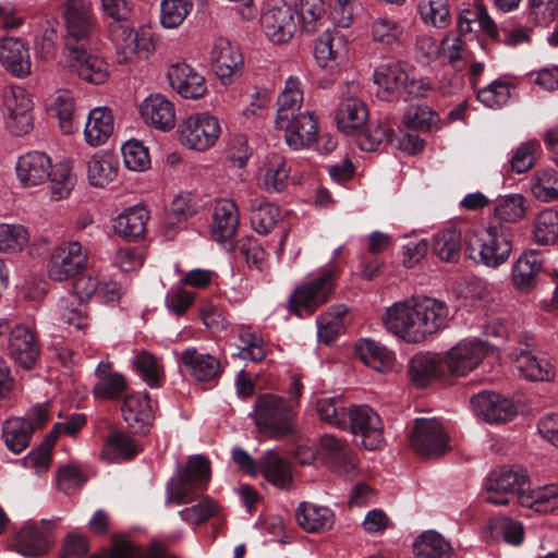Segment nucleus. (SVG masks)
<instances>
[{"instance_id": "f257e3e1", "label": "nucleus", "mask_w": 558, "mask_h": 558, "mask_svg": "<svg viewBox=\"0 0 558 558\" xmlns=\"http://www.w3.org/2000/svg\"><path fill=\"white\" fill-rule=\"evenodd\" d=\"M447 305L436 299L412 298L386 308L383 324L386 330L408 343H421L445 327Z\"/></svg>"}, {"instance_id": "f03ea898", "label": "nucleus", "mask_w": 558, "mask_h": 558, "mask_svg": "<svg viewBox=\"0 0 558 558\" xmlns=\"http://www.w3.org/2000/svg\"><path fill=\"white\" fill-rule=\"evenodd\" d=\"M16 173L24 186H34L50 179L51 198H65L74 186L70 167L65 163L52 166L51 158L44 151H28L16 162Z\"/></svg>"}, {"instance_id": "7ed1b4c3", "label": "nucleus", "mask_w": 558, "mask_h": 558, "mask_svg": "<svg viewBox=\"0 0 558 558\" xmlns=\"http://www.w3.org/2000/svg\"><path fill=\"white\" fill-rule=\"evenodd\" d=\"M512 229L501 222L470 230L464 236L468 256L476 263L497 268L506 263L512 251Z\"/></svg>"}, {"instance_id": "20e7f679", "label": "nucleus", "mask_w": 558, "mask_h": 558, "mask_svg": "<svg viewBox=\"0 0 558 558\" xmlns=\"http://www.w3.org/2000/svg\"><path fill=\"white\" fill-rule=\"evenodd\" d=\"M210 461L195 454L189 458L184 468H178L166 487V505H183L198 500L210 481Z\"/></svg>"}, {"instance_id": "39448f33", "label": "nucleus", "mask_w": 558, "mask_h": 558, "mask_svg": "<svg viewBox=\"0 0 558 558\" xmlns=\"http://www.w3.org/2000/svg\"><path fill=\"white\" fill-rule=\"evenodd\" d=\"M253 420L258 430L272 439L284 438L294 432V412L279 396H259L254 405Z\"/></svg>"}, {"instance_id": "423d86ee", "label": "nucleus", "mask_w": 558, "mask_h": 558, "mask_svg": "<svg viewBox=\"0 0 558 558\" xmlns=\"http://www.w3.org/2000/svg\"><path fill=\"white\" fill-rule=\"evenodd\" d=\"M527 474L521 466H507L492 472L486 481L487 496L485 500L497 506H506L517 500L521 492H525Z\"/></svg>"}, {"instance_id": "0eeeda50", "label": "nucleus", "mask_w": 558, "mask_h": 558, "mask_svg": "<svg viewBox=\"0 0 558 558\" xmlns=\"http://www.w3.org/2000/svg\"><path fill=\"white\" fill-rule=\"evenodd\" d=\"M333 291V271L330 268L320 272L299 287L290 296L289 308L298 316L306 311L312 314L318 306L328 301Z\"/></svg>"}, {"instance_id": "6e6552de", "label": "nucleus", "mask_w": 558, "mask_h": 558, "mask_svg": "<svg viewBox=\"0 0 558 558\" xmlns=\"http://www.w3.org/2000/svg\"><path fill=\"white\" fill-rule=\"evenodd\" d=\"M64 66L92 84H102L109 76V66L104 58L86 49V44H66L63 49Z\"/></svg>"}, {"instance_id": "1a4fd4ad", "label": "nucleus", "mask_w": 558, "mask_h": 558, "mask_svg": "<svg viewBox=\"0 0 558 558\" xmlns=\"http://www.w3.org/2000/svg\"><path fill=\"white\" fill-rule=\"evenodd\" d=\"M348 427L357 445L367 450H376L384 442L383 422L372 408L365 404L350 405Z\"/></svg>"}, {"instance_id": "9d476101", "label": "nucleus", "mask_w": 558, "mask_h": 558, "mask_svg": "<svg viewBox=\"0 0 558 558\" xmlns=\"http://www.w3.org/2000/svg\"><path fill=\"white\" fill-rule=\"evenodd\" d=\"M181 143L194 150H206L220 136L219 121L208 113L192 114L179 125Z\"/></svg>"}, {"instance_id": "9b49d317", "label": "nucleus", "mask_w": 558, "mask_h": 558, "mask_svg": "<svg viewBox=\"0 0 558 558\" xmlns=\"http://www.w3.org/2000/svg\"><path fill=\"white\" fill-rule=\"evenodd\" d=\"M410 444L420 456L436 458L448 450V435L435 417H418L410 434Z\"/></svg>"}, {"instance_id": "f8f14e48", "label": "nucleus", "mask_w": 558, "mask_h": 558, "mask_svg": "<svg viewBox=\"0 0 558 558\" xmlns=\"http://www.w3.org/2000/svg\"><path fill=\"white\" fill-rule=\"evenodd\" d=\"M87 264V254L78 242H68L53 250L48 275L54 281H64L78 275Z\"/></svg>"}, {"instance_id": "ddd939ff", "label": "nucleus", "mask_w": 558, "mask_h": 558, "mask_svg": "<svg viewBox=\"0 0 558 558\" xmlns=\"http://www.w3.org/2000/svg\"><path fill=\"white\" fill-rule=\"evenodd\" d=\"M210 62L215 74L223 85L231 84L242 74L243 56L240 48L226 38L214 41Z\"/></svg>"}, {"instance_id": "4468645a", "label": "nucleus", "mask_w": 558, "mask_h": 558, "mask_svg": "<svg viewBox=\"0 0 558 558\" xmlns=\"http://www.w3.org/2000/svg\"><path fill=\"white\" fill-rule=\"evenodd\" d=\"M109 33L119 63H128L136 57L147 58L151 45L149 39L140 36L128 21L110 24Z\"/></svg>"}, {"instance_id": "2eb2a0df", "label": "nucleus", "mask_w": 558, "mask_h": 558, "mask_svg": "<svg viewBox=\"0 0 558 558\" xmlns=\"http://www.w3.org/2000/svg\"><path fill=\"white\" fill-rule=\"evenodd\" d=\"M63 17L66 27L65 44H86L95 27L90 5L84 0H69L63 5Z\"/></svg>"}, {"instance_id": "dca6fc26", "label": "nucleus", "mask_w": 558, "mask_h": 558, "mask_svg": "<svg viewBox=\"0 0 558 558\" xmlns=\"http://www.w3.org/2000/svg\"><path fill=\"white\" fill-rule=\"evenodd\" d=\"M486 351V347L481 340L465 339L447 352L444 362L451 375L465 376L480 365Z\"/></svg>"}, {"instance_id": "f3484780", "label": "nucleus", "mask_w": 558, "mask_h": 558, "mask_svg": "<svg viewBox=\"0 0 558 558\" xmlns=\"http://www.w3.org/2000/svg\"><path fill=\"white\" fill-rule=\"evenodd\" d=\"M319 444L333 472L344 478H352L357 474L356 459L347 441L331 434H325L320 437Z\"/></svg>"}, {"instance_id": "a211bd4d", "label": "nucleus", "mask_w": 558, "mask_h": 558, "mask_svg": "<svg viewBox=\"0 0 558 558\" xmlns=\"http://www.w3.org/2000/svg\"><path fill=\"white\" fill-rule=\"evenodd\" d=\"M276 126L284 131L286 143L294 150L308 147L316 140L317 120L310 111L292 116L284 122L276 121Z\"/></svg>"}, {"instance_id": "6ab92c4d", "label": "nucleus", "mask_w": 558, "mask_h": 558, "mask_svg": "<svg viewBox=\"0 0 558 558\" xmlns=\"http://www.w3.org/2000/svg\"><path fill=\"white\" fill-rule=\"evenodd\" d=\"M262 26L265 35L274 44L289 41L296 31L291 7L282 3L268 8L262 15Z\"/></svg>"}, {"instance_id": "aec40b11", "label": "nucleus", "mask_w": 558, "mask_h": 558, "mask_svg": "<svg viewBox=\"0 0 558 558\" xmlns=\"http://www.w3.org/2000/svg\"><path fill=\"white\" fill-rule=\"evenodd\" d=\"M475 414L488 423H505L517 414L515 404L494 392H481L471 399Z\"/></svg>"}, {"instance_id": "412c9836", "label": "nucleus", "mask_w": 558, "mask_h": 558, "mask_svg": "<svg viewBox=\"0 0 558 558\" xmlns=\"http://www.w3.org/2000/svg\"><path fill=\"white\" fill-rule=\"evenodd\" d=\"M0 63L12 75L26 77L32 72V61L27 45L17 37L0 39Z\"/></svg>"}, {"instance_id": "4be33fe9", "label": "nucleus", "mask_w": 558, "mask_h": 558, "mask_svg": "<svg viewBox=\"0 0 558 558\" xmlns=\"http://www.w3.org/2000/svg\"><path fill=\"white\" fill-rule=\"evenodd\" d=\"M141 116L146 124L167 132L175 125L174 105L161 94H153L142 102Z\"/></svg>"}, {"instance_id": "5701e85b", "label": "nucleus", "mask_w": 558, "mask_h": 558, "mask_svg": "<svg viewBox=\"0 0 558 558\" xmlns=\"http://www.w3.org/2000/svg\"><path fill=\"white\" fill-rule=\"evenodd\" d=\"M167 76L170 86L184 98L197 99L207 92L204 76L186 63L171 65Z\"/></svg>"}, {"instance_id": "b1692460", "label": "nucleus", "mask_w": 558, "mask_h": 558, "mask_svg": "<svg viewBox=\"0 0 558 558\" xmlns=\"http://www.w3.org/2000/svg\"><path fill=\"white\" fill-rule=\"evenodd\" d=\"M9 353L20 366L29 368L39 356V344L34 332L26 326L19 325L11 330Z\"/></svg>"}, {"instance_id": "393cba45", "label": "nucleus", "mask_w": 558, "mask_h": 558, "mask_svg": "<svg viewBox=\"0 0 558 558\" xmlns=\"http://www.w3.org/2000/svg\"><path fill=\"white\" fill-rule=\"evenodd\" d=\"M121 411L128 425L137 432H144L155 418L148 392L128 395Z\"/></svg>"}, {"instance_id": "a878e982", "label": "nucleus", "mask_w": 558, "mask_h": 558, "mask_svg": "<svg viewBox=\"0 0 558 558\" xmlns=\"http://www.w3.org/2000/svg\"><path fill=\"white\" fill-rule=\"evenodd\" d=\"M149 213L142 206H133L118 215L112 221L113 232L126 240H141L146 234V223Z\"/></svg>"}, {"instance_id": "bb28decb", "label": "nucleus", "mask_w": 558, "mask_h": 558, "mask_svg": "<svg viewBox=\"0 0 558 558\" xmlns=\"http://www.w3.org/2000/svg\"><path fill=\"white\" fill-rule=\"evenodd\" d=\"M258 472L280 489H288L292 484L291 464L275 450H268L258 461Z\"/></svg>"}, {"instance_id": "cd10ccee", "label": "nucleus", "mask_w": 558, "mask_h": 558, "mask_svg": "<svg viewBox=\"0 0 558 558\" xmlns=\"http://www.w3.org/2000/svg\"><path fill=\"white\" fill-rule=\"evenodd\" d=\"M239 226V211L231 199L219 201L214 209L211 234L218 242L230 240Z\"/></svg>"}, {"instance_id": "c85d7f7f", "label": "nucleus", "mask_w": 558, "mask_h": 558, "mask_svg": "<svg viewBox=\"0 0 558 558\" xmlns=\"http://www.w3.org/2000/svg\"><path fill=\"white\" fill-rule=\"evenodd\" d=\"M252 228L259 234L269 233L280 218V209L263 196H253L247 201Z\"/></svg>"}, {"instance_id": "c756f323", "label": "nucleus", "mask_w": 558, "mask_h": 558, "mask_svg": "<svg viewBox=\"0 0 558 558\" xmlns=\"http://www.w3.org/2000/svg\"><path fill=\"white\" fill-rule=\"evenodd\" d=\"M180 361L190 374L201 381L211 380L220 374V362L194 348L184 350L181 353Z\"/></svg>"}, {"instance_id": "7c9ffc66", "label": "nucleus", "mask_w": 558, "mask_h": 558, "mask_svg": "<svg viewBox=\"0 0 558 558\" xmlns=\"http://www.w3.org/2000/svg\"><path fill=\"white\" fill-rule=\"evenodd\" d=\"M355 354L365 365L380 373L389 371L395 363L393 352L371 339L359 340Z\"/></svg>"}, {"instance_id": "2f4dec72", "label": "nucleus", "mask_w": 558, "mask_h": 558, "mask_svg": "<svg viewBox=\"0 0 558 558\" xmlns=\"http://www.w3.org/2000/svg\"><path fill=\"white\" fill-rule=\"evenodd\" d=\"M444 359L434 353H421L411 359L409 373L417 387H424L430 380L445 374Z\"/></svg>"}, {"instance_id": "473e14b6", "label": "nucleus", "mask_w": 558, "mask_h": 558, "mask_svg": "<svg viewBox=\"0 0 558 558\" xmlns=\"http://www.w3.org/2000/svg\"><path fill=\"white\" fill-rule=\"evenodd\" d=\"M408 73L401 63L385 64L374 72V82L378 86L377 96L384 100L399 93L407 83Z\"/></svg>"}, {"instance_id": "72a5a7b5", "label": "nucleus", "mask_w": 558, "mask_h": 558, "mask_svg": "<svg viewBox=\"0 0 558 558\" xmlns=\"http://www.w3.org/2000/svg\"><path fill=\"white\" fill-rule=\"evenodd\" d=\"M49 546L48 531L33 522L26 523L15 536L16 550L23 556L36 557L43 555Z\"/></svg>"}, {"instance_id": "f704fd0d", "label": "nucleus", "mask_w": 558, "mask_h": 558, "mask_svg": "<svg viewBox=\"0 0 558 558\" xmlns=\"http://www.w3.org/2000/svg\"><path fill=\"white\" fill-rule=\"evenodd\" d=\"M367 118L366 105L355 96L343 98L336 112L338 128L344 133L364 126Z\"/></svg>"}, {"instance_id": "c9c22d12", "label": "nucleus", "mask_w": 558, "mask_h": 558, "mask_svg": "<svg viewBox=\"0 0 558 558\" xmlns=\"http://www.w3.org/2000/svg\"><path fill=\"white\" fill-rule=\"evenodd\" d=\"M113 133V116L108 108L93 109L85 125L84 134L90 146L105 144Z\"/></svg>"}, {"instance_id": "e433bc0d", "label": "nucleus", "mask_w": 558, "mask_h": 558, "mask_svg": "<svg viewBox=\"0 0 558 558\" xmlns=\"http://www.w3.org/2000/svg\"><path fill=\"white\" fill-rule=\"evenodd\" d=\"M299 525L308 533L329 530L333 524V513L327 507L301 502L295 512Z\"/></svg>"}, {"instance_id": "4c0bfd02", "label": "nucleus", "mask_w": 558, "mask_h": 558, "mask_svg": "<svg viewBox=\"0 0 558 558\" xmlns=\"http://www.w3.org/2000/svg\"><path fill=\"white\" fill-rule=\"evenodd\" d=\"M290 169L282 156L272 155L260 171L259 186L268 193L283 191L289 181Z\"/></svg>"}, {"instance_id": "58836bf2", "label": "nucleus", "mask_w": 558, "mask_h": 558, "mask_svg": "<svg viewBox=\"0 0 558 558\" xmlns=\"http://www.w3.org/2000/svg\"><path fill=\"white\" fill-rule=\"evenodd\" d=\"M543 263L536 252L522 254L512 267V281L520 291H527L536 284Z\"/></svg>"}, {"instance_id": "ea45409f", "label": "nucleus", "mask_w": 558, "mask_h": 558, "mask_svg": "<svg viewBox=\"0 0 558 558\" xmlns=\"http://www.w3.org/2000/svg\"><path fill=\"white\" fill-rule=\"evenodd\" d=\"M515 367L531 381H549L555 377V368L548 359L522 351L515 357Z\"/></svg>"}, {"instance_id": "a19ab883", "label": "nucleus", "mask_w": 558, "mask_h": 558, "mask_svg": "<svg viewBox=\"0 0 558 558\" xmlns=\"http://www.w3.org/2000/svg\"><path fill=\"white\" fill-rule=\"evenodd\" d=\"M517 501L520 506L546 513L558 508V486L547 485L535 489L521 492Z\"/></svg>"}, {"instance_id": "79ce46f5", "label": "nucleus", "mask_w": 558, "mask_h": 558, "mask_svg": "<svg viewBox=\"0 0 558 558\" xmlns=\"http://www.w3.org/2000/svg\"><path fill=\"white\" fill-rule=\"evenodd\" d=\"M347 53V39L340 32L326 31L315 41L314 56L322 66L330 60L344 57Z\"/></svg>"}, {"instance_id": "37998d69", "label": "nucleus", "mask_w": 558, "mask_h": 558, "mask_svg": "<svg viewBox=\"0 0 558 558\" xmlns=\"http://www.w3.org/2000/svg\"><path fill=\"white\" fill-rule=\"evenodd\" d=\"M117 158L109 153L95 154L87 162V177L92 185L104 187L116 177Z\"/></svg>"}, {"instance_id": "c03bdc74", "label": "nucleus", "mask_w": 558, "mask_h": 558, "mask_svg": "<svg viewBox=\"0 0 558 558\" xmlns=\"http://www.w3.org/2000/svg\"><path fill=\"white\" fill-rule=\"evenodd\" d=\"M417 11L423 23L438 29L447 28L452 21L449 0H418Z\"/></svg>"}, {"instance_id": "a18cd8bd", "label": "nucleus", "mask_w": 558, "mask_h": 558, "mask_svg": "<svg viewBox=\"0 0 558 558\" xmlns=\"http://www.w3.org/2000/svg\"><path fill=\"white\" fill-rule=\"evenodd\" d=\"M88 558H177L174 555L161 549L153 548L145 553L143 549L125 539H117L109 550L95 554Z\"/></svg>"}, {"instance_id": "49530a36", "label": "nucleus", "mask_w": 558, "mask_h": 558, "mask_svg": "<svg viewBox=\"0 0 558 558\" xmlns=\"http://www.w3.org/2000/svg\"><path fill=\"white\" fill-rule=\"evenodd\" d=\"M138 453V446L124 432H113L105 440L101 457L109 462L130 460Z\"/></svg>"}, {"instance_id": "de8ad7c7", "label": "nucleus", "mask_w": 558, "mask_h": 558, "mask_svg": "<svg viewBox=\"0 0 558 558\" xmlns=\"http://www.w3.org/2000/svg\"><path fill=\"white\" fill-rule=\"evenodd\" d=\"M303 101V92L301 82L295 76H290L286 81L283 90L277 99L278 110L276 121L284 122L288 118L295 116L294 112L301 107Z\"/></svg>"}, {"instance_id": "09e8293b", "label": "nucleus", "mask_w": 558, "mask_h": 558, "mask_svg": "<svg viewBox=\"0 0 558 558\" xmlns=\"http://www.w3.org/2000/svg\"><path fill=\"white\" fill-rule=\"evenodd\" d=\"M348 308L344 305H336L318 318V339L330 344L345 328Z\"/></svg>"}, {"instance_id": "8fccbe9b", "label": "nucleus", "mask_w": 558, "mask_h": 558, "mask_svg": "<svg viewBox=\"0 0 558 558\" xmlns=\"http://www.w3.org/2000/svg\"><path fill=\"white\" fill-rule=\"evenodd\" d=\"M295 7L304 33L312 34L324 25L326 10L323 0H296Z\"/></svg>"}, {"instance_id": "3c124183", "label": "nucleus", "mask_w": 558, "mask_h": 558, "mask_svg": "<svg viewBox=\"0 0 558 558\" xmlns=\"http://www.w3.org/2000/svg\"><path fill=\"white\" fill-rule=\"evenodd\" d=\"M418 556L426 558H449L452 547L439 533L427 531L422 533L413 545Z\"/></svg>"}, {"instance_id": "603ef678", "label": "nucleus", "mask_w": 558, "mask_h": 558, "mask_svg": "<svg viewBox=\"0 0 558 558\" xmlns=\"http://www.w3.org/2000/svg\"><path fill=\"white\" fill-rule=\"evenodd\" d=\"M33 432L28 421L23 417L10 418L3 426V438L9 450L22 452L29 444Z\"/></svg>"}, {"instance_id": "864d4df0", "label": "nucleus", "mask_w": 558, "mask_h": 558, "mask_svg": "<svg viewBox=\"0 0 558 558\" xmlns=\"http://www.w3.org/2000/svg\"><path fill=\"white\" fill-rule=\"evenodd\" d=\"M432 250L441 260L450 263L458 260L461 251V233L456 229H445L436 233Z\"/></svg>"}, {"instance_id": "5fc2aeb1", "label": "nucleus", "mask_w": 558, "mask_h": 558, "mask_svg": "<svg viewBox=\"0 0 558 558\" xmlns=\"http://www.w3.org/2000/svg\"><path fill=\"white\" fill-rule=\"evenodd\" d=\"M349 407L340 398H324L317 401V413L322 421L341 429L348 427Z\"/></svg>"}, {"instance_id": "6e6d98bb", "label": "nucleus", "mask_w": 558, "mask_h": 558, "mask_svg": "<svg viewBox=\"0 0 558 558\" xmlns=\"http://www.w3.org/2000/svg\"><path fill=\"white\" fill-rule=\"evenodd\" d=\"M526 213L525 198L521 194H509L498 197L495 205L497 222H517Z\"/></svg>"}, {"instance_id": "4d7b16f0", "label": "nucleus", "mask_w": 558, "mask_h": 558, "mask_svg": "<svg viewBox=\"0 0 558 558\" xmlns=\"http://www.w3.org/2000/svg\"><path fill=\"white\" fill-rule=\"evenodd\" d=\"M194 7L193 0H162L160 4V23L165 28L180 26Z\"/></svg>"}, {"instance_id": "13d9d810", "label": "nucleus", "mask_w": 558, "mask_h": 558, "mask_svg": "<svg viewBox=\"0 0 558 558\" xmlns=\"http://www.w3.org/2000/svg\"><path fill=\"white\" fill-rule=\"evenodd\" d=\"M533 235L539 244L555 243L558 239V211L554 209L541 211L534 220Z\"/></svg>"}, {"instance_id": "bf43d9fd", "label": "nucleus", "mask_w": 558, "mask_h": 558, "mask_svg": "<svg viewBox=\"0 0 558 558\" xmlns=\"http://www.w3.org/2000/svg\"><path fill=\"white\" fill-rule=\"evenodd\" d=\"M29 242V233L22 225L0 223V252H21Z\"/></svg>"}, {"instance_id": "052dcab7", "label": "nucleus", "mask_w": 558, "mask_h": 558, "mask_svg": "<svg viewBox=\"0 0 558 558\" xmlns=\"http://www.w3.org/2000/svg\"><path fill=\"white\" fill-rule=\"evenodd\" d=\"M531 191L542 202L558 198V172L554 169L537 171L534 174Z\"/></svg>"}, {"instance_id": "680f3d73", "label": "nucleus", "mask_w": 558, "mask_h": 558, "mask_svg": "<svg viewBox=\"0 0 558 558\" xmlns=\"http://www.w3.org/2000/svg\"><path fill=\"white\" fill-rule=\"evenodd\" d=\"M514 90V86L504 80L497 78L488 86L482 88L477 93L478 100L488 108H499L507 104Z\"/></svg>"}, {"instance_id": "e2e57ef3", "label": "nucleus", "mask_w": 558, "mask_h": 558, "mask_svg": "<svg viewBox=\"0 0 558 558\" xmlns=\"http://www.w3.org/2000/svg\"><path fill=\"white\" fill-rule=\"evenodd\" d=\"M52 111L59 120L63 133L71 134L74 130V98L69 90H61L53 100Z\"/></svg>"}, {"instance_id": "0e129e2a", "label": "nucleus", "mask_w": 558, "mask_h": 558, "mask_svg": "<svg viewBox=\"0 0 558 558\" xmlns=\"http://www.w3.org/2000/svg\"><path fill=\"white\" fill-rule=\"evenodd\" d=\"M403 28L393 20L379 17L372 25V37L384 46H393L402 41Z\"/></svg>"}, {"instance_id": "69168bd1", "label": "nucleus", "mask_w": 558, "mask_h": 558, "mask_svg": "<svg viewBox=\"0 0 558 558\" xmlns=\"http://www.w3.org/2000/svg\"><path fill=\"white\" fill-rule=\"evenodd\" d=\"M218 506L209 497H202L197 504L186 507L179 512L181 519L189 524L199 525L218 513Z\"/></svg>"}, {"instance_id": "338daca9", "label": "nucleus", "mask_w": 558, "mask_h": 558, "mask_svg": "<svg viewBox=\"0 0 558 558\" xmlns=\"http://www.w3.org/2000/svg\"><path fill=\"white\" fill-rule=\"evenodd\" d=\"M5 114L33 113L34 102L31 94L21 86L10 87L4 93Z\"/></svg>"}, {"instance_id": "774afa93", "label": "nucleus", "mask_w": 558, "mask_h": 558, "mask_svg": "<svg viewBox=\"0 0 558 558\" xmlns=\"http://www.w3.org/2000/svg\"><path fill=\"white\" fill-rule=\"evenodd\" d=\"M529 19L538 26H548L558 15V0H529Z\"/></svg>"}]
</instances>
